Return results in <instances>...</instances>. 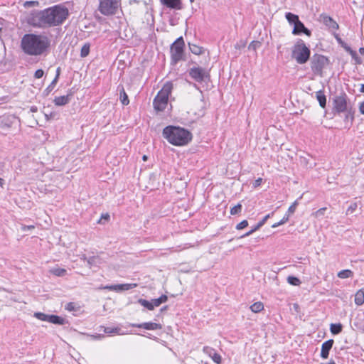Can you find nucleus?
<instances>
[{"label": "nucleus", "mask_w": 364, "mask_h": 364, "mask_svg": "<svg viewBox=\"0 0 364 364\" xmlns=\"http://www.w3.org/2000/svg\"><path fill=\"white\" fill-rule=\"evenodd\" d=\"M60 68H58L56 69V75H55V78L53 80V81L51 82V83L45 89V90L43 91V94L47 96L49 95V93L54 89L56 83L58 82V79H59V76H60Z\"/></svg>", "instance_id": "a211bd4d"}, {"label": "nucleus", "mask_w": 364, "mask_h": 364, "mask_svg": "<svg viewBox=\"0 0 364 364\" xmlns=\"http://www.w3.org/2000/svg\"><path fill=\"white\" fill-rule=\"evenodd\" d=\"M137 287V284L132 283V284H114L110 286H106L105 289L116 291H127L132 289H134Z\"/></svg>", "instance_id": "f8f14e48"}, {"label": "nucleus", "mask_w": 364, "mask_h": 364, "mask_svg": "<svg viewBox=\"0 0 364 364\" xmlns=\"http://www.w3.org/2000/svg\"><path fill=\"white\" fill-rule=\"evenodd\" d=\"M284 223H284L282 220H280L279 222L273 224L272 227L274 228H277V227H278L279 225H283Z\"/></svg>", "instance_id": "6e6d98bb"}, {"label": "nucleus", "mask_w": 364, "mask_h": 364, "mask_svg": "<svg viewBox=\"0 0 364 364\" xmlns=\"http://www.w3.org/2000/svg\"><path fill=\"white\" fill-rule=\"evenodd\" d=\"M163 136L167 141L174 146H185L193 138L191 132L180 127L167 126L163 130Z\"/></svg>", "instance_id": "7ed1b4c3"}, {"label": "nucleus", "mask_w": 364, "mask_h": 364, "mask_svg": "<svg viewBox=\"0 0 364 364\" xmlns=\"http://www.w3.org/2000/svg\"><path fill=\"white\" fill-rule=\"evenodd\" d=\"M69 16L68 9L58 4L41 11H33L27 23L36 28H48L62 25Z\"/></svg>", "instance_id": "f257e3e1"}, {"label": "nucleus", "mask_w": 364, "mask_h": 364, "mask_svg": "<svg viewBox=\"0 0 364 364\" xmlns=\"http://www.w3.org/2000/svg\"><path fill=\"white\" fill-rule=\"evenodd\" d=\"M359 52L361 55H364V48H360Z\"/></svg>", "instance_id": "69168bd1"}, {"label": "nucleus", "mask_w": 364, "mask_h": 364, "mask_svg": "<svg viewBox=\"0 0 364 364\" xmlns=\"http://www.w3.org/2000/svg\"><path fill=\"white\" fill-rule=\"evenodd\" d=\"M355 303L358 306H361L364 304V291L358 290L355 295Z\"/></svg>", "instance_id": "a878e982"}, {"label": "nucleus", "mask_w": 364, "mask_h": 364, "mask_svg": "<svg viewBox=\"0 0 364 364\" xmlns=\"http://www.w3.org/2000/svg\"><path fill=\"white\" fill-rule=\"evenodd\" d=\"M321 364H336L335 362L333 360H331L329 363H321Z\"/></svg>", "instance_id": "774afa93"}, {"label": "nucleus", "mask_w": 364, "mask_h": 364, "mask_svg": "<svg viewBox=\"0 0 364 364\" xmlns=\"http://www.w3.org/2000/svg\"><path fill=\"white\" fill-rule=\"evenodd\" d=\"M257 230H259V228H256V225H255L250 231L247 232L245 234H244L242 236H240V238H243V237H246L247 236H250V235H252L253 232H255Z\"/></svg>", "instance_id": "de8ad7c7"}, {"label": "nucleus", "mask_w": 364, "mask_h": 364, "mask_svg": "<svg viewBox=\"0 0 364 364\" xmlns=\"http://www.w3.org/2000/svg\"><path fill=\"white\" fill-rule=\"evenodd\" d=\"M203 352L210 357L215 363L220 364L222 360L221 356L216 352L214 348L210 346H204L203 348Z\"/></svg>", "instance_id": "ddd939ff"}, {"label": "nucleus", "mask_w": 364, "mask_h": 364, "mask_svg": "<svg viewBox=\"0 0 364 364\" xmlns=\"http://www.w3.org/2000/svg\"><path fill=\"white\" fill-rule=\"evenodd\" d=\"M289 216L290 215L289 214L286 213L281 220H282L284 223H287L289 220Z\"/></svg>", "instance_id": "13d9d810"}, {"label": "nucleus", "mask_w": 364, "mask_h": 364, "mask_svg": "<svg viewBox=\"0 0 364 364\" xmlns=\"http://www.w3.org/2000/svg\"><path fill=\"white\" fill-rule=\"evenodd\" d=\"M323 23L332 29H338V24L330 16L327 15H321Z\"/></svg>", "instance_id": "6ab92c4d"}, {"label": "nucleus", "mask_w": 364, "mask_h": 364, "mask_svg": "<svg viewBox=\"0 0 364 364\" xmlns=\"http://www.w3.org/2000/svg\"><path fill=\"white\" fill-rule=\"evenodd\" d=\"M102 219H105L106 220H108L109 219V215L108 213L102 215L101 218L99 220L98 223H101V221Z\"/></svg>", "instance_id": "603ef678"}, {"label": "nucleus", "mask_w": 364, "mask_h": 364, "mask_svg": "<svg viewBox=\"0 0 364 364\" xmlns=\"http://www.w3.org/2000/svg\"><path fill=\"white\" fill-rule=\"evenodd\" d=\"M343 330V326L341 323H331L330 326L331 333L333 335L339 334Z\"/></svg>", "instance_id": "cd10ccee"}, {"label": "nucleus", "mask_w": 364, "mask_h": 364, "mask_svg": "<svg viewBox=\"0 0 364 364\" xmlns=\"http://www.w3.org/2000/svg\"><path fill=\"white\" fill-rule=\"evenodd\" d=\"M343 113L346 114H345V121H346V122L350 121V123H352L353 121L354 120V113H355V109L353 108V107L351 106L350 107H349Z\"/></svg>", "instance_id": "c85d7f7f"}, {"label": "nucleus", "mask_w": 364, "mask_h": 364, "mask_svg": "<svg viewBox=\"0 0 364 364\" xmlns=\"http://www.w3.org/2000/svg\"><path fill=\"white\" fill-rule=\"evenodd\" d=\"M4 184V180L3 178H0V186L3 187Z\"/></svg>", "instance_id": "0e129e2a"}, {"label": "nucleus", "mask_w": 364, "mask_h": 364, "mask_svg": "<svg viewBox=\"0 0 364 364\" xmlns=\"http://www.w3.org/2000/svg\"><path fill=\"white\" fill-rule=\"evenodd\" d=\"M91 336L94 339H100L102 338H104V335H102V334L92 335Z\"/></svg>", "instance_id": "4d7b16f0"}, {"label": "nucleus", "mask_w": 364, "mask_h": 364, "mask_svg": "<svg viewBox=\"0 0 364 364\" xmlns=\"http://www.w3.org/2000/svg\"><path fill=\"white\" fill-rule=\"evenodd\" d=\"M261 45H262V43L260 41H253L248 46V49L252 50H256L257 48H259L261 46Z\"/></svg>", "instance_id": "ea45409f"}, {"label": "nucleus", "mask_w": 364, "mask_h": 364, "mask_svg": "<svg viewBox=\"0 0 364 364\" xmlns=\"http://www.w3.org/2000/svg\"><path fill=\"white\" fill-rule=\"evenodd\" d=\"M353 272L350 269H343L338 273V277L341 279H346L353 277Z\"/></svg>", "instance_id": "473e14b6"}, {"label": "nucleus", "mask_w": 364, "mask_h": 364, "mask_svg": "<svg viewBox=\"0 0 364 364\" xmlns=\"http://www.w3.org/2000/svg\"><path fill=\"white\" fill-rule=\"evenodd\" d=\"M359 91H360V92H361V93H364V84H361V85H360V87Z\"/></svg>", "instance_id": "680f3d73"}, {"label": "nucleus", "mask_w": 364, "mask_h": 364, "mask_svg": "<svg viewBox=\"0 0 364 364\" xmlns=\"http://www.w3.org/2000/svg\"><path fill=\"white\" fill-rule=\"evenodd\" d=\"M262 181V178H258L253 183V187L254 188H257L258 186H259L261 185Z\"/></svg>", "instance_id": "8fccbe9b"}, {"label": "nucleus", "mask_w": 364, "mask_h": 364, "mask_svg": "<svg viewBox=\"0 0 364 364\" xmlns=\"http://www.w3.org/2000/svg\"><path fill=\"white\" fill-rule=\"evenodd\" d=\"M329 63L328 59L321 54H314L310 61L311 69L314 75L322 76L323 68Z\"/></svg>", "instance_id": "423d86ee"}, {"label": "nucleus", "mask_w": 364, "mask_h": 364, "mask_svg": "<svg viewBox=\"0 0 364 364\" xmlns=\"http://www.w3.org/2000/svg\"><path fill=\"white\" fill-rule=\"evenodd\" d=\"M326 210V208H321L318 209L317 211H316L314 213V215L316 218H319L325 214Z\"/></svg>", "instance_id": "a18cd8bd"}, {"label": "nucleus", "mask_w": 364, "mask_h": 364, "mask_svg": "<svg viewBox=\"0 0 364 364\" xmlns=\"http://www.w3.org/2000/svg\"><path fill=\"white\" fill-rule=\"evenodd\" d=\"M168 97L158 92L153 101L154 109L158 112L164 111L168 105Z\"/></svg>", "instance_id": "9d476101"}, {"label": "nucleus", "mask_w": 364, "mask_h": 364, "mask_svg": "<svg viewBox=\"0 0 364 364\" xmlns=\"http://www.w3.org/2000/svg\"><path fill=\"white\" fill-rule=\"evenodd\" d=\"M359 111L361 114H364V102L360 104Z\"/></svg>", "instance_id": "864d4df0"}, {"label": "nucleus", "mask_w": 364, "mask_h": 364, "mask_svg": "<svg viewBox=\"0 0 364 364\" xmlns=\"http://www.w3.org/2000/svg\"><path fill=\"white\" fill-rule=\"evenodd\" d=\"M250 309L254 313H259L264 309V304L260 302H255L250 306Z\"/></svg>", "instance_id": "7c9ffc66"}, {"label": "nucleus", "mask_w": 364, "mask_h": 364, "mask_svg": "<svg viewBox=\"0 0 364 364\" xmlns=\"http://www.w3.org/2000/svg\"><path fill=\"white\" fill-rule=\"evenodd\" d=\"M73 309H74V307H73V303L68 304L66 309H68L69 311H72Z\"/></svg>", "instance_id": "052dcab7"}, {"label": "nucleus", "mask_w": 364, "mask_h": 364, "mask_svg": "<svg viewBox=\"0 0 364 364\" xmlns=\"http://www.w3.org/2000/svg\"><path fill=\"white\" fill-rule=\"evenodd\" d=\"M189 49L195 55H200L204 53V49L203 47L198 46L196 44L188 43Z\"/></svg>", "instance_id": "bb28decb"}, {"label": "nucleus", "mask_w": 364, "mask_h": 364, "mask_svg": "<svg viewBox=\"0 0 364 364\" xmlns=\"http://www.w3.org/2000/svg\"><path fill=\"white\" fill-rule=\"evenodd\" d=\"M274 214V213L272 212V213H269V214H267V215H265L263 218H262V221H264V223H265L266 221L267 220L268 218H269L272 215Z\"/></svg>", "instance_id": "5fc2aeb1"}, {"label": "nucleus", "mask_w": 364, "mask_h": 364, "mask_svg": "<svg viewBox=\"0 0 364 364\" xmlns=\"http://www.w3.org/2000/svg\"><path fill=\"white\" fill-rule=\"evenodd\" d=\"M316 97L321 107L325 108L326 106V97L324 94V91L318 90L317 92H316Z\"/></svg>", "instance_id": "412c9836"}, {"label": "nucleus", "mask_w": 364, "mask_h": 364, "mask_svg": "<svg viewBox=\"0 0 364 364\" xmlns=\"http://www.w3.org/2000/svg\"><path fill=\"white\" fill-rule=\"evenodd\" d=\"M287 282L289 284L294 286H299L301 284L300 279L294 276H289L287 277Z\"/></svg>", "instance_id": "4c0bfd02"}, {"label": "nucleus", "mask_w": 364, "mask_h": 364, "mask_svg": "<svg viewBox=\"0 0 364 364\" xmlns=\"http://www.w3.org/2000/svg\"><path fill=\"white\" fill-rule=\"evenodd\" d=\"M90 43H85L80 50V57L81 58H85L87 57L90 53Z\"/></svg>", "instance_id": "72a5a7b5"}, {"label": "nucleus", "mask_w": 364, "mask_h": 364, "mask_svg": "<svg viewBox=\"0 0 364 364\" xmlns=\"http://www.w3.org/2000/svg\"><path fill=\"white\" fill-rule=\"evenodd\" d=\"M333 343L334 341L333 339H329L322 343L321 350V357L323 359H327L328 358L329 352L332 348Z\"/></svg>", "instance_id": "dca6fc26"}, {"label": "nucleus", "mask_w": 364, "mask_h": 364, "mask_svg": "<svg viewBox=\"0 0 364 364\" xmlns=\"http://www.w3.org/2000/svg\"><path fill=\"white\" fill-rule=\"evenodd\" d=\"M190 77L198 82L204 81L206 78L210 77L209 73L203 68L193 67L188 70Z\"/></svg>", "instance_id": "1a4fd4ad"}, {"label": "nucleus", "mask_w": 364, "mask_h": 364, "mask_svg": "<svg viewBox=\"0 0 364 364\" xmlns=\"http://www.w3.org/2000/svg\"><path fill=\"white\" fill-rule=\"evenodd\" d=\"M129 326L142 328L146 330H158L161 329L162 326L160 323L154 322H146L142 323H130Z\"/></svg>", "instance_id": "2eb2a0df"}, {"label": "nucleus", "mask_w": 364, "mask_h": 364, "mask_svg": "<svg viewBox=\"0 0 364 364\" xmlns=\"http://www.w3.org/2000/svg\"><path fill=\"white\" fill-rule=\"evenodd\" d=\"M336 40H337V42L338 43V44L343 47L345 50L347 52V49L348 48H351L346 43H345L340 37L338 36H336Z\"/></svg>", "instance_id": "37998d69"}, {"label": "nucleus", "mask_w": 364, "mask_h": 364, "mask_svg": "<svg viewBox=\"0 0 364 364\" xmlns=\"http://www.w3.org/2000/svg\"><path fill=\"white\" fill-rule=\"evenodd\" d=\"M73 95V92L70 90L66 95L55 97L53 102L56 106H63L70 102Z\"/></svg>", "instance_id": "4468645a"}, {"label": "nucleus", "mask_w": 364, "mask_h": 364, "mask_svg": "<svg viewBox=\"0 0 364 364\" xmlns=\"http://www.w3.org/2000/svg\"><path fill=\"white\" fill-rule=\"evenodd\" d=\"M44 75V71L42 69H38L34 74V77L37 79L41 78Z\"/></svg>", "instance_id": "09e8293b"}, {"label": "nucleus", "mask_w": 364, "mask_h": 364, "mask_svg": "<svg viewBox=\"0 0 364 364\" xmlns=\"http://www.w3.org/2000/svg\"><path fill=\"white\" fill-rule=\"evenodd\" d=\"M50 46V41L46 36L25 34L21 38V48L29 55H41Z\"/></svg>", "instance_id": "f03ea898"}, {"label": "nucleus", "mask_w": 364, "mask_h": 364, "mask_svg": "<svg viewBox=\"0 0 364 364\" xmlns=\"http://www.w3.org/2000/svg\"><path fill=\"white\" fill-rule=\"evenodd\" d=\"M34 228V226L33 225H22L21 227V230L23 231H27V230H32Z\"/></svg>", "instance_id": "3c124183"}, {"label": "nucleus", "mask_w": 364, "mask_h": 364, "mask_svg": "<svg viewBox=\"0 0 364 364\" xmlns=\"http://www.w3.org/2000/svg\"><path fill=\"white\" fill-rule=\"evenodd\" d=\"M34 316L39 320L48 321V317L50 316V315L41 312H36L34 314Z\"/></svg>", "instance_id": "58836bf2"}, {"label": "nucleus", "mask_w": 364, "mask_h": 364, "mask_svg": "<svg viewBox=\"0 0 364 364\" xmlns=\"http://www.w3.org/2000/svg\"><path fill=\"white\" fill-rule=\"evenodd\" d=\"M185 43L183 37L178 38L171 46V64L176 65L183 58Z\"/></svg>", "instance_id": "39448f33"}, {"label": "nucleus", "mask_w": 364, "mask_h": 364, "mask_svg": "<svg viewBox=\"0 0 364 364\" xmlns=\"http://www.w3.org/2000/svg\"><path fill=\"white\" fill-rule=\"evenodd\" d=\"M117 90L119 91L121 102L124 105H127L129 103V100L124 87L122 85H119Z\"/></svg>", "instance_id": "5701e85b"}, {"label": "nucleus", "mask_w": 364, "mask_h": 364, "mask_svg": "<svg viewBox=\"0 0 364 364\" xmlns=\"http://www.w3.org/2000/svg\"><path fill=\"white\" fill-rule=\"evenodd\" d=\"M285 17L289 23L291 25H294L299 20L298 15H296L291 12H287L285 14Z\"/></svg>", "instance_id": "393cba45"}, {"label": "nucleus", "mask_w": 364, "mask_h": 364, "mask_svg": "<svg viewBox=\"0 0 364 364\" xmlns=\"http://www.w3.org/2000/svg\"><path fill=\"white\" fill-rule=\"evenodd\" d=\"M50 272L55 276L63 277V276L65 275L66 270L63 268L56 267V268H53L52 269H50Z\"/></svg>", "instance_id": "f704fd0d"}, {"label": "nucleus", "mask_w": 364, "mask_h": 364, "mask_svg": "<svg viewBox=\"0 0 364 364\" xmlns=\"http://www.w3.org/2000/svg\"><path fill=\"white\" fill-rule=\"evenodd\" d=\"M304 33L307 36H311V32L309 29H308L304 24L299 20L294 25L292 30V34L294 35H301Z\"/></svg>", "instance_id": "9b49d317"}, {"label": "nucleus", "mask_w": 364, "mask_h": 364, "mask_svg": "<svg viewBox=\"0 0 364 364\" xmlns=\"http://www.w3.org/2000/svg\"><path fill=\"white\" fill-rule=\"evenodd\" d=\"M298 205V200H296L289 208L287 214H289V215L293 214L296 208V206Z\"/></svg>", "instance_id": "79ce46f5"}, {"label": "nucleus", "mask_w": 364, "mask_h": 364, "mask_svg": "<svg viewBox=\"0 0 364 364\" xmlns=\"http://www.w3.org/2000/svg\"><path fill=\"white\" fill-rule=\"evenodd\" d=\"M311 55V50L302 39H298L291 50V57L298 64L306 63Z\"/></svg>", "instance_id": "20e7f679"}, {"label": "nucleus", "mask_w": 364, "mask_h": 364, "mask_svg": "<svg viewBox=\"0 0 364 364\" xmlns=\"http://www.w3.org/2000/svg\"><path fill=\"white\" fill-rule=\"evenodd\" d=\"M168 300V297L166 295H161L158 299H154L151 300L152 305L154 307L159 306L161 304L166 302Z\"/></svg>", "instance_id": "c756f323"}, {"label": "nucleus", "mask_w": 364, "mask_h": 364, "mask_svg": "<svg viewBox=\"0 0 364 364\" xmlns=\"http://www.w3.org/2000/svg\"><path fill=\"white\" fill-rule=\"evenodd\" d=\"M100 260L98 257H90L87 259V266L91 268L93 266H97L98 261Z\"/></svg>", "instance_id": "e433bc0d"}, {"label": "nucleus", "mask_w": 364, "mask_h": 364, "mask_svg": "<svg viewBox=\"0 0 364 364\" xmlns=\"http://www.w3.org/2000/svg\"><path fill=\"white\" fill-rule=\"evenodd\" d=\"M138 302L141 305L143 306L144 307L146 308L147 309L149 310H153L154 309V306L152 305V301H147L146 299H139Z\"/></svg>", "instance_id": "c9c22d12"}, {"label": "nucleus", "mask_w": 364, "mask_h": 364, "mask_svg": "<svg viewBox=\"0 0 364 364\" xmlns=\"http://www.w3.org/2000/svg\"><path fill=\"white\" fill-rule=\"evenodd\" d=\"M173 89V84L171 82H166L162 89L159 92L164 95H166V97H168L169 95L171 94V90Z\"/></svg>", "instance_id": "b1692460"}, {"label": "nucleus", "mask_w": 364, "mask_h": 364, "mask_svg": "<svg viewBox=\"0 0 364 364\" xmlns=\"http://www.w3.org/2000/svg\"><path fill=\"white\" fill-rule=\"evenodd\" d=\"M48 322L58 325H64L68 323V321L66 319L54 314L50 315V316L48 317Z\"/></svg>", "instance_id": "aec40b11"}, {"label": "nucleus", "mask_w": 364, "mask_h": 364, "mask_svg": "<svg viewBox=\"0 0 364 364\" xmlns=\"http://www.w3.org/2000/svg\"><path fill=\"white\" fill-rule=\"evenodd\" d=\"M37 110H38V109H37V107H36V106H32V107H31V111L32 112H37Z\"/></svg>", "instance_id": "e2e57ef3"}, {"label": "nucleus", "mask_w": 364, "mask_h": 364, "mask_svg": "<svg viewBox=\"0 0 364 364\" xmlns=\"http://www.w3.org/2000/svg\"><path fill=\"white\" fill-rule=\"evenodd\" d=\"M88 258H87L86 255H82V257H81V259H83V260H86Z\"/></svg>", "instance_id": "338daca9"}, {"label": "nucleus", "mask_w": 364, "mask_h": 364, "mask_svg": "<svg viewBox=\"0 0 364 364\" xmlns=\"http://www.w3.org/2000/svg\"><path fill=\"white\" fill-rule=\"evenodd\" d=\"M247 225H248L247 220H244L236 225V229L242 230V229H244L245 228L247 227Z\"/></svg>", "instance_id": "49530a36"}, {"label": "nucleus", "mask_w": 364, "mask_h": 364, "mask_svg": "<svg viewBox=\"0 0 364 364\" xmlns=\"http://www.w3.org/2000/svg\"><path fill=\"white\" fill-rule=\"evenodd\" d=\"M163 5L168 8L181 10L182 9V4L181 0H161Z\"/></svg>", "instance_id": "f3484780"}, {"label": "nucleus", "mask_w": 364, "mask_h": 364, "mask_svg": "<svg viewBox=\"0 0 364 364\" xmlns=\"http://www.w3.org/2000/svg\"><path fill=\"white\" fill-rule=\"evenodd\" d=\"M119 5V0H100L99 10L103 15H114Z\"/></svg>", "instance_id": "6e6552de"}, {"label": "nucleus", "mask_w": 364, "mask_h": 364, "mask_svg": "<svg viewBox=\"0 0 364 364\" xmlns=\"http://www.w3.org/2000/svg\"><path fill=\"white\" fill-rule=\"evenodd\" d=\"M347 52L351 55V58L354 60L355 64H361L362 59L358 56L356 51L351 48L347 49Z\"/></svg>", "instance_id": "2f4dec72"}, {"label": "nucleus", "mask_w": 364, "mask_h": 364, "mask_svg": "<svg viewBox=\"0 0 364 364\" xmlns=\"http://www.w3.org/2000/svg\"><path fill=\"white\" fill-rule=\"evenodd\" d=\"M358 208L357 203H351L346 210V215L353 213Z\"/></svg>", "instance_id": "c03bdc74"}, {"label": "nucleus", "mask_w": 364, "mask_h": 364, "mask_svg": "<svg viewBox=\"0 0 364 364\" xmlns=\"http://www.w3.org/2000/svg\"><path fill=\"white\" fill-rule=\"evenodd\" d=\"M265 223L262 220L256 225V228H260L262 227Z\"/></svg>", "instance_id": "bf43d9fd"}, {"label": "nucleus", "mask_w": 364, "mask_h": 364, "mask_svg": "<svg viewBox=\"0 0 364 364\" xmlns=\"http://www.w3.org/2000/svg\"><path fill=\"white\" fill-rule=\"evenodd\" d=\"M241 210H242V205L240 203H238L230 209V214L231 215H237V214L240 213Z\"/></svg>", "instance_id": "a19ab883"}, {"label": "nucleus", "mask_w": 364, "mask_h": 364, "mask_svg": "<svg viewBox=\"0 0 364 364\" xmlns=\"http://www.w3.org/2000/svg\"><path fill=\"white\" fill-rule=\"evenodd\" d=\"M333 111L334 114H341L346 112L352 105H350L347 95L344 92L336 95L333 101Z\"/></svg>", "instance_id": "0eeeda50"}, {"label": "nucleus", "mask_w": 364, "mask_h": 364, "mask_svg": "<svg viewBox=\"0 0 364 364\" xmlns=\"http://www.w3.org/2000/svg\"><path fill=\"white\" fill-rule=\"evenodd\" d=\"M100 328H103L104 332L109 336H111L112 334L123 335L124 333L122 332V329L119 327L100 326Z\"/></svg>", "instance_id": "4be33fe9"}]
</instances>
